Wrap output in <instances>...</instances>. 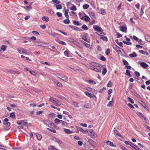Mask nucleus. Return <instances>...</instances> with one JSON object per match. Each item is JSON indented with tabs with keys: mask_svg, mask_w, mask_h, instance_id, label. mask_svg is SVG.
<instances>
[{
	"mask_svg": "<svg viewBox=\"0 0 150 150\" xmlns=\"http://www.w3.org/2000/svg\"><path fill=\"white\" fill-rule=\"evenodd\" d=\"M49 100L56 106H60L61 105L60 101L55 98L51 97L49 98Z\"/></svg>",
	"mask_w": 150,
	"mask_h": 150,
	"instance_id": "nucleus-1",
	"label": "nucleus"
},
{
	"mask_svg": "<svg viewBox=\"0 0 150 150\" xmlns=\"http://www.w3.org/2000/svg\"><path fill=\"white\" fill-rule=\"evenodd\" d=\"M36 43L38 44V45H36V46H41V47H45V45L47 44L46 43L44 42H42V41L39 39H37L36 41Z\"/></svg>",
	"mask_w": 150,
	"mask_h": 150,
	"instance_id": "nucleus-2",
	"label": "nucleus"
},
{
	"mask_svg": "<svg viewBox=\"0 0 150 150\" xmlns=\"http://www.w3.org/2000/svg\"><path fill=\"white\" fill-rule=\"evenodd\" d=\"M125 143L127 145H130L132 148L136 150H140V149L137 147V146L134 145L131 142H129L125 141Z\"/></svg>",
	"mask_w": 150,
	"mask_h": 150,
	"instance_id": "nucleus-3",
	"label": "nucleus"
},
{
	"mask_svg": "<svg viewBox=\"0 0 150 150\" xmlns=\"http://www.w3.org/2000/svg\"><path fill=\"white\" fill-rule=\"evenodd\" d=\"M18 51L20 54H27V52L26 50L21 48L18 49Z\"/></svg>",
	"mask_w": 150,
	"mask_h": 150,
	"instance_id": "nucleus-4",
	"label": "nucleus"
},
{
	"mask_svg": "<svg viewBox=\"0 0 150 150\" xmlns=\"http://www.w3.org/2000/svg\"><path fill=\"white\" fill-rule=\"evenodd\" d=\"M84 93L87 96L90 98H93L96 97V96L92 94L87 91H85Z\"/></svg>",
	"mask_w": 150,
	"mask_h": 150,
	"instance_id": "nucleus-5",
	"label": "nucleus"
},
{
	"mask_svg": "<svg viewBox=\"0 0 150 150\" xmlns=\"http://www.w3.org/2000/svg\"><path fill=\"white\" fill-rule=\"evenodd\" d=\"M102 67L100 65V66L99 67H94L93 70L97 72H101V68Z\"/></svg>",
	"mask_w": 150,
	"mask_h": 150,
	"instance_id": "nucleus-6",
	"label": "nucleus"
},
{
	"mask_svg": "<svg viewBox=\"0 0 150 150\" xmlns=\"http://www.w3.org/2000/svg\"><path fill=\"white\" fill-rule=\"evenodd\" d=\"M89 64L93 66L94 67H99L100 66V64L97 63L93 62H90Z\"/></svg>",
	"mask_w": 150,
	"mask_h": 150,
	"instance_id": "nucleus-7",
	"label": "nucleus"
},
{
	"mask_svg": "<svg viewBox=\"0 0 150 150\" xmlns=\"http://www.w3.org/2000/svg\"><path fill=\"white\" fill-rule=\"evenodd\" d=\"M126 40L127 41V42L125 40L123 41V42L124 44L126 45H130L132 44V43L130 42V38H127L126 39Z\"/></svg>",
	"mask_w": 150,
	"mask_h": 150,
	"instance_id": "nucleus-8",
	"label": "nucleus"
},
{
	"mask_svg": "<svg viewBox=\"0 0 150 150\" xmlns=\"http://www.w3.org/2000/svg\"><path fill=\"white\" fill-rule=\"evenodd\" d=\"M9 120L8 119L6 118L4 119V124L7 127H9L10 125V123L8 122Z\"/></svg>",
	"mask_w": 150,
	"mask_h": 150,
	"instance_id": "nucleus-9",
	"label": "nucleus"
},
{
	"mask_svg": "<svg viewBox=\"0 0 150 150\" xmlns=\"http://www.w3.org/2000/svg\"><path fill=\"white\" fill-rule=\"evenodd\" d=\"M81 19L86 21H88L90 20V18L88 16L86 15L83 17Z\"/></svg>",
	"mask_w": 150,
	"mask_h": 150,
	"instance_id": "nucleus-10",
	"label": "nucleus"
},
{
	"mask_svg": "<svg viewBox=\"0 0 150 150\" xmlns=\"http://www.w3.org/2000/svg\"><path fill=\"white\" fill-rule=\"evenodd\" d=\"M120 30L123 32H126L127 31V28L125 26H122V27H120Z\"/></svg>",
	"mask_w": 150,
	"mask_h": 150,
	"instance_id": "nucleus-11",
	"label": "nucleus"
},
{
	"mask_svg": "<svg viewBox=\"0 0 150 150\" xmlns=\"http://www.w3.org/2000/svg\"><path fill=\"white\" fill-rule=\"evenodd\" d=\"M62 81L65 82H67L68 81V78L67 76H65L62 75L61 77V79Z\"/></svg>",
	"mask_w": 150,
	"mask_h": 150,
	"instance_id": "nucleus-12",
	"label": "nucleus"
},
{
	"mask_svg": "<svg viewBox=\"0 0 150 150\" xmlns=\"http://www.w3.org/2000/svg\"><path fill=\"white\" fill-rule=\"evenodd\" d=\"M140 65L143 68H146L149 66L148 65L144 62H141L140 64Z\"/></svg>",
	"mask_w": 150,
	"mask_h": 150,
	"instance_id": "nucleus-13",
	"label": "nucleus"
},
{
	"mask_svg": "<svg viewBox=\"0 0 150 150\" xmlns=\"http://www.w3.org/2000/svg\"><path fill=\"white\" fill-rule=\"evenodd\" d=\"M42 20L44 21L48 22L49 21V18L48 17L44 16L42 18Z\"/></svg>",
	"mask_w": 150,
	"mask_h": 150,
	"instance_id": "nucleus-14",
	"label": "nucleus"
},
{
	"mask_svg": "<svg viewBox=\"0 0 150 150\" xmlns=\"http://www.w3.org/2000/svg\"><path fill=\"white\" fill-rule=\"evenodd\" d=\"M54 5L56 7V8L57 10L61 9H62V6L61 5L59 4H56L54 3Z\"/></svg>",
	"mask_w": 150,
	"mask_h": 150,
	"instance_id": "nucleus-15",
	"label": "nucleus"
},
{
	"mask_svg": "<svg viewBox=\"0 0 150 150\" xmlns=\"http://www.w3.org/2000/svg\"><path fill=\"white\" fill-rule=\"evenodd\" d=\"M93 28L95 27V30L97 31L98 32H100L101 31V27H100L96 25H94L93 26Z\"/></svg>",
	"mask_w": 150,
	"mask_h": 150,
	"instance_id": "nucleus-16",
	"label": "nucleus"
},
{
	"mask_svg": "<svg viewBox=\"0 0 150 150\" xmlns=\"http://www.w3.org/2000/svg\"><path fill=\"white\" fill-rule=\"evenodd\" d=\"M114 133L115 135H116L119 137H121V134L117 132V130H114Z\"/></svg>",
	"mask_w": 150,
	"mask_h": 150,
	"instance_id": "nucleus-17",
	"label": "nucleus"
},
{
	"mask_svg": "<svg viewBox=\"0 0 150 150\" xmlns=\"http://www.w3.org/2000/svg\"><path fill=\"white\" fill-rule=\"evenodd\" d=\"M90 135L92 138H95L97 136L96 134L94 132H91L90 134Z\"/></svg>",
	"mask_w": 150,
	"mask_h": 150,
	"instance_id": "nucleus-18",
	"label": "nucleus"
},
{
	"mask_svg": "<svg viewBox=\"0 0 150 150\" xmlns=\"http://www.w3.org/2000/svg\"><path fill=\"white\" fill-rule=\"evenodd\" d=\"M129 56L130 57H137V55L135 52H133L132 53L130 54H129Z\"/></svg>",
	"mask_w": 150,
	"mask_h": 150,
	"instance_id": "nucleus-19",
	"label": "nucleus"
},
{
	"mask_svg": "<svg viewBox=\"0 0 150 150\" xmlns=\"http://www.w3.org/2000/svg\"><path fill=\"white\" fill-rule=\"evenodd\" d=\"M69 10L68 9L66 10L64 13V15L67 18H69V16L68 14V12Z\"/></svg>",
	"mask_w": 150,
	"mask_h": 150,
	"instance_id": "nucleus-20",
	"label": "nucleus"
},
{
	"mask_svg": "<svg viewBox=\"0 0 150 150\" xmlns=\"http://www.w3.org/2000/svg\"><path fill=\"white\" fill-rule=\"evenodd\" d=\"M139 52L140 53L144 55H148V53L146 51L140 50L139 51Z\"/></svg>",
	"mask_w": 150,
	"mask_h": 150,
	"instance_id": "nucleus-21",
	"label": "nucleus"
},
{
	"mask_svg": "<svg viewBox=\"0 0 150 150\" xmlns=\"http://www.w3.org/2000/svg\"><path fill=\"white\" fill-rule=\"evenodd\" d=\"M36 136L38 139L39 140H40L42 138L41 135L38 133H37L36 134Z\"/></svg>",
	"mask_w": 150,
	"mask_h": 150,
	"instance_id": "nucleus-22",
	"label": "nucleus"
},
{
	"mask_svg": "<svg viewBox=\"0 0 150 150\" xmlns=\"http://www.w3.org/2000/svg\"><path fill=\"white\" fill-rule=\"evenodd\" d=\"M107 144L111 146H114L113 145V143L112 142H110V141H107L106 142Z\"/></svg>",
	"mask_w": 150,
	"mask_h": 150,
	"instance_id": "nucleus-23",
	"label": "nucleus"
},
{
	"mask_svg": "<svg viewBox=\"0 0 150 150\" xmlns=\"http://www.w3.org/2000/svg\"><path fill=\"white\" fill-rule=\"evenodd\" d=\"M64 54L67 57H69V50H66L64 52Z\"/></svg>",
	"mask_w": 150,
	"mask_h": 150,
	"instance_id": "nucleus-24",
	"label": "nucleus"
},
{
	"mask_svg": "<svg viewBox=\"0 0 150 150\" xmlns=\"http://www.w3.org/2000/svg\"><path fill=\"white\" fill-rule=\"evenodd\" d=\"M78 130L83 132V133H85L86 132H88L87 130H83L81 128L79 127L78 128Z\"/></svg>",
	"mask_w": 150,
	"mask_h": 150,
	"instance_id": "nucleus-25",
	"label": "nucleus"
},
{
	"mask_svg": "<svg viewBox=\"0 0 150 150\" xmlns=\"http://www.w3.org/2000/svg\"><path fill=\"white\" fill-rule=\"evenodd\" d=\"M125 74L127 76H129V77L132 76V75L130 74V71L129 70L127 69L126 70Z\"/></svg>",
	"mask_w": 150,
	"mask_h": 150,
	"instance_id": "nucleus-26",
	"label": "nucleus"
},
{
	"mask_svg": "<svg viewBox=\"0 0 150 150\" xmlns=\"http://www.w3.org/2000/svg\"><path fill=\"white\" fill-rule=\"evenodd\" d=\"M64 131L65 133L68 134H71L73 132L72 131H71L69 129H64Z\"/></svg>",
	"mask_w": 150,
	"mask_h": 150,
	"instance_id": "nucleus-27",
	"label": "nucleus"
},
{
	"mask_svg": "<svg viewBox=\"0 0 150 150\" xmlns=\"http://www.w3.org/2000/svg\"><path fill=\"white\" fill-rule=\"evenodd\" d=\"M89 5L85 4L83 5V9H86L89 8Z\"/></svg>",
	"mask_w": 150,
	"mask_h": 150,
	"instance_id": "nucleus-28",
	"label": "nucleus"
},
{
	"mask_svg": "<svg viewBox=\"0 0 150 150\" xmlns=\"http://www.w3.org/2000/svg\"><path fill=\"white\" fill-rule=\"evenodd\" d=\"M145 38L146 41L148 42L150 41V38L148 35H145Z\"/></svg>",
	"mask_w": 150,
	"mask_h": 150,
	"instance_id": "nucleus-29",
	"label": "nucleus"
},
{
	"mask_svg": "<svg viewBox=\"0 0 150 150\" xmlns=\"http://www.w3.org/2000/svg\"><path fill=\"white\" fill-rule=\"evenodd\" d=\"M17 123L18 125H24V124H26V123L25 122H24V121L23 120H21L19 121H18L17 122Z\"/></svg>",
	"mask_w": 150,
	"mask_h": 150,
	"instance_id": "nucleus-30",
	"label": "nucleus"
},
{
	"mask_svg": "<svg viewBox=\"0 0 150 150\" xmlns=\"http://www.w3.org/2000/svg\"><path fill=\"white\" fill-rule=\"evenodd\" d=\"M86 89L88 91L92 92V93H93L95 91V90H93L90 87H86Z\"/></svg>",
	"mask_w": 150,
	"mask_h": 150,
	"instance_id": "nucleus-31",
	"label": "nucleus"
},
{
	"mask_svg": "<svg viewBox=\"0 0 150 150\" xmlns=\"http://www.w3.org/2000/svg\"><path fill=\"white\" fill-rule=\"evenodd\" d=\"M89 15L91 18H94L95 17V15L94 13L93 12H90Z\"/></svg>",
	"mask_w": 150,
	"mask_h": 150,
	"instance_id": "nucleus-32",
	"label": "nucleus"
},
{
	"mask_svg": "<svg viewBox=\"0 0 150 150\" xmlns=\"http://www.w3.org/2000/svg\"><path fill=\"white\" fill-rule=\"evenodd\" d=\"M113 98H112V100L111 101H110L108 103V104L107 105V106L108 107H110L112 106V103H113Z\"/></svg>",
	"mask_w": 150,
	"mask_h": 150,
	"instance_id": "nucleus-33",
	"label": "nucleus"
},
{
	"mask_svg": "<svg viewBox=\"0 0 150 150\" xmlns=\"http://www.w3.org/2000/svg\"><path fill=\"white\" fill-rule=\"evenodd\" d=\"M91 105V104L90 103H86L84 105V108H89Z\"/></svg>",
	"mask_w": 150,
	"mask_h": 150,
	"instance_id": "nucleus-34",
	"label": "nucleus"
},
{
	"mask_svg": "<svg viewBox=\"0 0 150 150\" xmlns=\"http://www.w3.org/2000/svg\"><path fill=\"white\" fill-rule=\"evenodd\" d=\"M63 74H61L59 73H57L55 74V76L59 79H61V77Z\"/></svg>",
	"mask_w": 150,
	"mask_h": 150,
	"instance_id": "nucleus-35",
	"label": "nucleus"
},
{
	"mask_svg": "<svg viewBox=\"0 0 150 150\" xmlns=\"http://www.w3.org/2000/svg\"><path fill=\"white\" fill-rule=\"evenodd\" d=\"M107 69L105 68H103V69L102 71V74L103 75H105L107 72Z\"/></svg>",
	"mask_w": 150,
	"mask_h": 150,
	"instance_id": "nucleus-36",
	"label": "nucleus"
},
{
	"mask_svg": "<svg viewBox=\"0 0 150 150\" xmlns=\"http://www.w3.org/2000/svg\"><path fill=\"white\" fill-rule=\"evenodd\" d=\"M73 23L75 25L78 26L81 25L79 23V21H73Z\"/></svg>",
	"mask_w": 150,
	"mask_h": 150,
	"instance_id": "nucleus-37",
	"label": "nucleus"
},
{
	"mask_svg": "<svg viewBox=\"0 0 150 150\" xmlns=\"http://www.w3.org/2000/svg\"><path fill=\"white\" fill-rule=\"evenodd\" d=\"M21 57L23 59H25L26 60H29V61H31V60L29 59V58L26 57L23 55H21Z\"/></svg>",
	"mask_w": 150,
	"mask_h": 150,
	"instance_id": "nucleus-38",
	"label": "nucleus"
},
{
	"mask_svg": "<svg viewBox=\"0 0 150 150\" xmlns=\"http://www.w3.org/2000/svg\"><path fill=\"white\" fill-rule=\"evenodd\" d=\"M70 9L71 11H75L76 10V6L74 5L70 8Z\"/></svg>",
	"mask_w": 150,
	"mask_h": 150,
	"instance_id": "nucleus-39",
	"label": "nucleus"
},
{
	"mask_svg": "<svg viewBox=\"0 0 150 150\" xmlns=\"http://www.w3.org/2000/svg\"><path fill=\"white\" fill-rule=\"evenodd\" d=\"M61 122L63 126L65 127L67 125V123L63 120H61Z\"/></svg>",
	"mask_w": 150,
	"mask_h": 150,
	"instance_id": "nucleus-40",
	"label": "nucleus"
},
{
	"mask_svg": "<svg viewBox=\"0 0 150 150\" xmlns=\"http://www.w3.org/2000/svg\"><path fill=\"white\" fill-rule=\"evenodd\" d=\"M87 82L88 83L93 84H95L96 83L95 81L92 80H88L87 81Z\"/></svg>",
	"mask_w": 150,
	"mask_h": 150,
	"instance_id": "nucleus-41",
	"label": "nucleus"
},
{
	"mask_svg": "<svg viewBox=\"0 0 150 150\" xmlns=\"http://www.w3.org/2000/svg\"><path fill=\"white\" fill-rule=\"evenodd\" d=\"M81 28L85 30H88V27L87 26L85 25H83L81 27Z\"/></svg>",
	"mask_w": 150,
	"mask_h": 150,
	"instance_id": "nucleus-42",
	"label": "nucleus"
},
{
	"mask_svg": "<svg viewBox=\"0 0 150 150\" xmlns=\"http://www.w3.org/2000/svg\"><path fill=\"white\" fill-rule=\"evenodd\" d=\"M142 105L143 107L145 109H147L148 108L147 107L146 105V104L143 103L142 101H141L140 103Z\"/></svg>",
	"mask_w": 150,
	"mask_h": 150,
	"instance_id": "nucleus-43",
	"label": "nucleus"
},
{
	"mask_svg": "<svg viewBox=\"0 0 150 150\" xmlns=\"http://www.w3.org/2000/svg\"><path fill=\"white\" fill-rule=\"evenodd\" d=\"M63 22L64 23L68 24L70 23V21L69 19H65L64 20Z\"/></svg>",
	"mask_w": 150,
	"mask_h": 150,
	"instance_id": "nucleus-44",
	"label": "nucleus"
},
{
	"mask_svg": "<svg viewBox=\"0 0 150 150\" xmlns=\"http://www.w3.org/2000/svg\"><path fill=\"white\" fill-rule=\"evenodd\" d=\"M112 83L110 81H109L107 84V86L108 87H111L112 86Z\"/></svg>",
	"mask_w": 150,
	"mask_h": 150,
	"instance_id": "nucleus-45",
	"label": "nucleus"
},
{
	"mask_svg": "<svg viewBox=\"0 0 150 150\" xmlns=\"http://www.w3.org/2000/svg\"><path fill=\"white\" fill-rule=\"evenodd\" d=\"M100 13L102 15H104L105 13V11L104 9H101L100 10Z\"/></svg>",
	"mask_w": 150,
	"mask_h": 150,
	"instance_id": "nucleus-46",
	"label": "nucleus"
},
{
	"mask_svg": "<svg viewBox=\"0 0 150 150\" xmlns=\"http://www.w3.org/2000/svg\"><path fill=\"white\" fill-rule=\"evenodd\" d=\"M72 29L75 30H77L78 29V28L74 26H69Z\"/></svg>",
	"mask_w": 150,
	"mask_h": 150,
	"instance_id": "nucleus-47",
	"label": "nucleus"
},
{
	"mask_svg": "<svg viewBox=\"0 0 150 150\" xmlns=\"http://www.w3.org/2000/svg\"><path fill=\"white\" fill-rule=\"evenodd\" d=\"M73 104L75 107L79 108V106L78 105V103L77 102H74Z\"/></svg>",
	"mask_w": 150,
	"mask_h": 150,
	"instance_id": "nucleus-48",
	"label": "nucleus"
},
{
	"mask_svg": "<svg viewBox=\"0 0 150 150\" xmlns=\"http://www.w3.org/2000/svg\"><path fill=\"white\" fill-rule=\"evenodd\" d=\"M55 83L59 87H61L62 86V83L59 82H57V83H56L55 82Z\"/></svg>",
	"mask_w": 150,
	"mask_h": 150,
	"instance_id": "nucleus-49",
	"label": "nucleus"
},
{
	"mask_svg": "<svg viewBox=\"0 0 150 150\" xmlns=\"http://www.w3.org/2000/svg\"><path fill=\"white\" fill-rule=\"evenodd\" d=\"M52 1L56 4H59L60 1L57 0H52Z\"/></svg>",
	"mask_w": 150,
	"mask_h": 150,
	"instance_id": "nucleus-50",
	"label": "nucleus"
},
{
	"mask_svg": "<svg viewBox=\"0 0 150 150\" xmlns=\"http://www.w3.org/2000/svg\"><path fill=\"white\" fill-rule=\"evenodd\" d=\"M61 120L57 118H56L54 120V122L58 124L59 122H61Z\"/></svg>",
	"mask_w": 150,
	"mask_h": 150,
	"instance_id": "nucleus-51",
	"label": "nucleus"
},
{
	"mask_svg": "<svg viewBox=\"0 0 150 150\" xmlns=\"http://www.w3.org/2000/svg\"><path fill=\"white\" fill-rule=\"evenodd\" d=\"M86 67L89 69L93 70V69H94V67L90 65H87L86 66Z\"/></svg>",
	"mask_w": 150,
	"mask_h": 150,
	"instance_id": "nucleus-52",
	"label": "nucleus"
},
{
	"mask_svg": "<svg viewBox=\"0 0 150 150\" xmlns=\"http://www.w3.org/2000/svg\"><path fill=\"white\" fill-rule=\"evenodd\" d=\"M123 64L125 66L127 65H128V62L125 60L123 59Z\"/></svg>",
	"mask_w": 150,
	"mask_h": 150,
	"instance_id": "nucleus-53",
	"label": "nucleus"
},
{
	"mask_svg": "<svg viewBox=\"0 0 150 150\" xmlns=\"http://www.w3.org/2000/svg\"><path fill=\"white\" fill-rule=\"evenodd\" d=\"M10 116L12 118H14L15 116V113L14 112L11 113L10 115Z\"/></svg>",
	"mask_w": 150,
	"mask_h": 150,
	"instance_id": "nucleus-54",
	"label": "nucleus"
},
{
	"mask_svg": "<svg viewBox=\"0 0 150 150\" xmlns=\"http://www.w3.org/2000/svg\"><path fill=\"white\" fill-rule=\"evenodd\" d=\"M1 50H2L3 51H5L6 50V47L4 45H2L1 47Z\"/></svg>",
	"mask_w": 150,
	"mask_h": 150,
	"instance_id": "nucleus-55",
	"label": "nucleus"
},
{
	"mask_svg": "<svg viewBox=\"0 0 150 150\" xmlns=\"http://www.w3.org/2000/svg\"><path fill=\"white\" fill-rule=\"evenodd\" d=\"M100 38L103 40L104 41H107V38L106 37H105V36L101 37H100Z\"/></svg>",
	"mask_w": 150,
	"mask_h": 150,
	"instance_id": "nucleus-56",
	"label": "nucleus"
},
{
	"mask_svg": "<svg viewBox=\"0 0 150 150\" xmlns=\"http://www.w3.org/2000/svg\"><path fill=\"white\" fill-rule=\"evenodd\" d=\"M127 98L129 100V101H130V102L131 103H134V101L131 98L129 97H128Z\"/></svg>",
	"mask_w": 150,
	"mask_h": 150,
	"instance_id": "nucleus-57",
	"label": "nucleus"
},
{
	"mask_svg": "<svg viewBox=\"0 0 150 150\" xmlns=\"http://www.w3.org/2000/svg\"><path fill=\"white\" fill-rule=\"evenodd\" d=\"M139 115L140 117L144 118V120H146L145 117L140 112L139 113Z\"/></svg>",
	"mask_w": 150,
	"mask_h": 150,
	"instance_id": "nucleus-58",
	"label": "nucleus"
},
{
	"mask_svg": "<svg viewBox=\"0 0 150 150\" xmlns=\"http://www.w3.org/2000/svg\"><path fill=\"white\" fill-rule=\"evenodd\" d=\"M47 129L49 130L50 131L53 132L54 133H56V131L55 129H52L48 128H47Z\"/></svg>",
	"mask_w": 150,
	"mask_h": 150,
	"instance_id": "nucleus-59",
	"label": "nucleus"
},
{
	"mask_svg": "<svg viewBox=\"0 0 150 150\" xmlns=\"http://www.w3.org/2000/svg\"><path fill=\"white\" fill-rule=\"evenodd\" d=\"M110 52V50L109 49H107L105 52V53L107 55H108Z\"/></svg>",
	"mask_w": 150,
	"mask_h": 150,
	"instance_id": "nucleus-60",
	"label": "nucleus"
},
{
	"mask_svg": "<svg viewBox=\"0 0 150 150\" xmlns=\"http://www.w3.org/2000/svg\"><path fill=\"white\" fill-rule=\"evenodd\" d=\"M36 38L34 36H32L30 38V39L33 41H35L36 40Z\"/></svg>",
	"mask_w": 150,
	"mask_h": 150,
	"instance_id": "nucleus-61",
	"label": "nucleus"
},
{
	"mask_svg": "<svg viewBox=\"0 0 150 150\" xmlns=\"http://www.w3.org/2000/svg\"><path fill=\"white\" fill-rule=\"evenodd\" d=\"M41 28L43 29H45L46 28V26L45 25H40Z\"/></svg>",
	"mask_w": 150,
	"mask_h": 150,
	"instance_id": "nucleus-62",
	"label": "nucleus"
},
{
	"mask_svg": "<svg viewBox=\"0 0 150 150\" xmlns=\"http://www.w3.org/2000/svg\"><path fill=\"white\" fill-rule=\"evenodd\" d=\"M83 43L85 45V46L88 47H89L90 46V45L89 44H88L84 41L83 42Z\"/></svg>",
	"mask_w": 150,
	"mask_h": 150,
	"instance_id": "nucleus-63",
	"label": "nucleus"
},
{
	"mask_svg": "<svg viewBox=\"0 0 150 150\" xmlns=\"http://www.w3.org/2000/svg\"><path fill=\"white\" fill-rule=\"evenodd\" d=\"M43 112V111H38L36 112V114L37 115H40V114Z\"/></svg>",
	"mask_w": 150,
	"mask_h": 150,
	"instance_id": "nucleus-64",
	"label": "nucleus"
}]
</instances>
